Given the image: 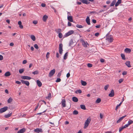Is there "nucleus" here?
Instances as JSON below:
<instances>
[{
	"label": "nucleus",
	"mask_w": 133,
	"mask_h": 133,
	"mask_svg": "<svg viewBox=\"0 0 133 133\" xmlns=\"http://www.w3.org/2000/svg\"><path fill=\"white\" fill-rule=\"evenodd\" d=\"M55 70L54 69L52 70L49 73V76L50 77H51L55 74Z\"/></svg>",
	"instance_id": "5"
},
{
	"label": "nucleus",
	"mask_w": 133,
	"mask_h": 133,
	"mask_svg": "<svg viewBox=\"0 0 133 133\" xmlns=\"http://www.w3.org/2000/svg\"><path fill=\"white\" fill-rule=\"evenodd\" d=\"M123 79H119L118 81L119 83H121L123 81Z\"/></svg>",
	"instance_id": "49"
},
{
	"label": "nucleus",
	"mask_w": 133,
	"mask_h": 133,
	"mask_svg": "<svg viewBox=\"0 0 133 133\" xmlns=\"http://www.w3.org/2000/svg\"><path fill=\"white\" fill-rule=\"evenodd\" d=\"M127 74V72L125 71H124L123 73L122 74L123 75H126Z\"/></svg>",
	"instance_id": "57"
},
{
	"label": "nucleus",
	"mask_w": 133,
	"mask_h": 133,
	"mask_svg": "<svg viewBox=\"0 0 133 133\" xmlns=\"http://www.w3.org/2000/svg\"><path fill=\"white\" fill-rule=\"evenodd\" d=\"M72 100L75 102H77L78 101V99L75 97H74L72 98Z\"/></svg>",
	"instance_id": "20"
},
{
	"label": "nucleus",
	"mask_w": 133,
	"mask_h": 133,
	"mask_svg": "<svg viewBox=\"0 0 133 133\" xmlns=\"http://www.w3.org/2000/svg\"><path fill=\"white\" fill-rule=\"evenodd\" d=\"M121 56L122 57V58L123 60H125V55L123 54H121Z\"/></svg>",
	"instance_id": "32"
},
{
	"label": "nucleus",
	"mask_w": 133,
	"mask_h": 133,
	"mask_svg": "<svg viewBox=\"0 0 133 133\" xmlns=\"http://www.w3.org/2000/svg\"><path fill=\"white\" fill-rule=\"evenodd\" d=\"M71 25V23L70 22H68V26H70Z\"/></svg>",
	"instance_id": "62"
},
{
	"label": "nucleus",
	"mask_w": 133,
	"mask_h": 133,
	"mask_svg": "<svg viewBox=\"0 0 133 133\" xmlns=\"http://www.w3.org/2000/svg\"><path fill=\"white\" fill-rule=\"evenodd\" d=\"M61 29H56L55 30V31L57 33H61Z\"/></svg>",
	"instance_id": "35"
},
{
	"label": "nucleus",
	"mask_w": 133,
	"mask_h": 133,
	"mask_svg": "<svg viewBox=\"0 0 133 133\" xmlns=\"http://www.w3.org/2000/svg\"><path fill=\"white\" fill-rule=\"evenodd\" d=\"M25 129L24 128H23L18 131L17 133H23L25 132Z\"/></svg>",
	"instance_id": "14"
},
{
	"label": "nucleus",
	"mask_w": 133,
	"mask_h": 133,
	"mask_svg": "<svg viewBox=\"0 0 133 133\" xmlns=\"http://www.w3.org/2000/svg\"><path fill=\"white\" fill-rule=\"evenodd\" d=\"M78 112L76 110H74L73 112V114L74 115H76L78 114Z\"/></svg>",
	"instance_id": "38"
},
{
	"label": "nucleus",
	"mask_w": 133,
	"mask_h": 133,
	"mask_svg": "<svg viewBox=\"0 0 133 133\" xmlns=\"http://www.w3.org/2000/svg\"><path fill=\"white\" fill-rule=\"evenodd\" d=\"M21 78L24 79L30 80L31 78V77L27 76H22L21 77Z\"/></svg>",
	"instance_id": "7"
},
{
	"label": "nucleus",
	"mask_w": 133,
	"mask_h": 133,
	"mask_svg": "<svg viewBox=\"0 0 133 133\" xmlns=\"http://www.w3.org/2000/svg\"><path fill=\"white\" fill-rule=\"evenodd\" d=\"M123 128L122 127H120L119 129V131L121 132L123 129Z\"/></svg>",
	"instance_id": "52"
},
{
	"label": "nucleus",
	"mask_w": 133,
	"mask_h": 133,
	"mask_svg": "<svg viewBox=\"0 0 133 133\" xmlns=\"http://www.w3.org/2000/svg\"><path fill=\"white\" fill-rule=\"evenodd\" d=\"M80 1L83 4H88L90 3V2L88 1L87 0H81Z\"/></svg>",
	"instance_id": "17"
},
{
	"label": "nucleus",
	"mask_w": 133,
	"mask_h": 133,
	"mask_svg": "<svg viewBox=\"0 0 133 133\" xmlns=\"http://www.w3.org/2000/svg\"><path fill=\"white\" fill-rule=\"evenodd\" d=\"M104 60L103 59H100V61L102 63L104 62Z\"/></svg>",
	"instance_id": "64"
},
{
	"label": "nucleus",
	"mask_w": 133,
	"mask_h": 133,
	"mask_svg": "<svg viewBox=\"0 0 133 133\" xmlns=\"http://www.w3.org/2000/svg\"><path fill=\"white\" fill-rule=\"evenodd\" d=\"M16 83L19 84H21V82L18 81H16L15 82Z\"/></svg>",
	"instance_id": "56"
},
{
	"label": "nucleus",
	"mask_w": 133,
	"mask_h": 133,
	"mask_svg": "<svg viewBox=\"0 0 133 133\" xmlns=\"http://www.w3.org/2000/svg\"><path fill=\"white\" fill-rule=\"evenodd\" d=\"M11 75V74L10 72L8 71L6 72L4 74L5 76L6 77H8L10 76Z\"/></svg>",
	"instance_id": "23"
},
{
	"label": "nucleus",
	"mask_w": 133,
	"mask_h": 133,
	"mask_svg": "<svg viewBox=\"0 0 133 133\" xmlns=\"http://www.w3.org/2000/svg\"><path fill=\"white\" fill-rule=\"evenodd\" d=\"M109 86L108 85H105L104 87V89L105 90H107L108 87H109Z\"/></svg>",
	"instance_id": "46"
},
{
	"label": "nucleus",
	"mask_w": 133,
	"mask_h": 133,
	"mask_svg": "<svg viewBox=\"0 0 133 133\" xmlns=\"http://www.w3.org/2000/svg\"><path fill=\"white\" fill-rule=\"evenodd\" d=\"M37 83L38 86L40 87L42 85V84L41 82L39 80H37L36 81Z\"/></svg>",
	"instance_id": "15"
},
{
	"label": "nucleus",
	"mask_w": 133,
	"mask_h": 133,
	"mask_svg": "<svg viewBox=\"0 0 133 133\" xmlns=\"http://www.w3.org/2000/svg\"><path fill=\"white\" fill-rule=\"evenodd\" d=\"M65 99H62V106L63 107H66V104H65Z\"/></svg>",
	"instance_id": "10"
},
{
	"label": "nucleus",
	"mask_w": 133,
	"mask_h": 133,
	"mask_svg": "<svg viewBox=\"0 0 133 133\" xmlns=\"http://www.w3.org/2000/svg\"><path fill=\"white\" fill-rule=\"evenodd\" d=\"M125 64L129 68L131 67L130 62L129 61L126 62L125 63Z\"/></svg>",
	"instance_id": "16"
},
{
	"label": "nucleus",
	"mask_w": 133,
	"mask_h": 133,
	"mask_svg": "<svg viewBox=\"0 0 133 133\" xmlns=\"http://www.w3.org/2000/svg\"><path fill=\"white\" fill-rule=\"evenodd\" d=\"M58 36L60 38H62L63 36L62 34L61 33H59L58 34Z\"/></svg>",
	"instance_id": "41"
},
{
	"label": "nucleus",
	"mask_w": 133,
	"mask_h": 133,
	"mask_svg": "<svg viewBox=\"0 0 133 133\" xmlns=\"http://www.w3.org/2000/svg\"><path fill=\"white\" fill-rule=\"evenodd\" d=\"M37 21L35 20L34 21L32 22L33 23L35 24H36L37 23Z\"/></svg>",
	"instance_id": "50"
},
{
	"label": "nucleus",
	"mask_w": 133,
	"mask_h": 133,
	"mask_svg": "<svg viewBox=\"0 0 133 133\" xmlns=\"http://www.w3.org/2000/svg\"><path fill=\"white\" fill-rule=\"evenodd\" d=\"M82 44L84 47L86 48L87 47V44H88L87 43V42H85L83 40H82Z\"/></svg>",
	"instance_id": "12"
},
{
	"label": "nucleus",
	"mask_w": 133,
	"mask_h": 133,
	"mask_svg": "<svg viewBox=\"0 0 133 133\" xmlns=\"http://www.w3.org/2000/svg\"><path fill=\"white\" fill-rule=\"evenodd\" d=\"M90 121L91 119L89 118H88L87 119L85 123L84 127V128H85L88 126Z\"/></svg>",
	"instance_id": "1"
},
{
	"label": "nucleus",
	"mask_w": 133,
	"mask_h": 133,
	"mask_svg": "<svg viewBox=\"0 0 133 133\" xmlns=\"http://www.w3.org/2000/svg\"><path fill=\"white\" fill-rule=\"evenodd\" d=\"M74 32L73 30H70L65 34L64 37H66L73 34Z\"/></svg>",
	"instance_id": "2"
},
{
	"label": "nucleus",
	"mask_w": 133,
	"mask_h": 133,
	"mask_svg": "<svg viewBox=\"0 0 133 133\" xmlns=\"http://www.w3.org/2000/svg\"><path fill=\"white\" fill-rule=\"evenodd\" d=\"M73 43L74 42H73L72 39H71L69 42V46H72Z\"/></svg>",
	"instance_id": "26"
},
{
	"label": "nucleus",
	"mask_w": 133,
	"mask_h": 133,
	"mask_svg": "<svg viewBox=\"0 0 133 133\" xmlns=\"http://www.w3.org/2000/svg\"><path fill=\"white\" fill-rule=\"evenodd\" d=\"M8 109L7 107H5L0 109V113L3 112L7 110Z\"/></svg>",
	"instance_id": "4"
},
{
	"label": "nucleus",
	"mask_w": 133,
	"mask_h": 133,
	"mask_svg": "<svg viewBox=\"0 0 133 133\" xmlns=\"http://www.w3.org/2000/svg\"><path fill=\"white\" fill-rule=\"evenodd\" d=\"M27 62V61L26 60H24L22 62V63L23 64H25Z\"/></svg>",
	"instance_id": "51"
},
{
	"label": "nucleus",
	"mask_w": 133,
	"mask_h": 133,
	"mask_svg": "<svg viewBox=\"0 0 133 133\" xmlns=\"http://www.w3.org/2000/svg\"><path fill=\"white\" fill-rule=\"evenodd\" d=\"M12 100L13 99L10 97L8 99L7 102L8 103H10L12 101Z\"/></svg>",
	"instance_id": "33"
},
{
	"label": "nucleus",
	"mask_w": 133,
	"mask_h": 133,
	"mask_svg": "<svg viewBox=\"0 0 133 133\" xmlns=\"http://www.w3.org/2000/svg\"><path fill=\"white\" fill-rule=\"evenodd\" d=\"M61 81V79L60 78H57L56 82H59Z\"/></svg>",
	"instance_id": "48"
},
{
	"label": "nucleus",
	"mask_w": 133,
	"mask_h": 133,
	"mask_svg": "<svg viewBox=\"0 0 133 133\" xmlns=\"http://www.w3.org/2000/svg\"><path fill=\"white\" fill-rule=\"evenodd\" d=\"M68 52H66L65 53L64 56V59L65 60L67 58V57L68 56Z\"/></svg>",
	"instance_id": "29"
},
{
	"label": "nucleus",
	"mask_w": 133,
	"mask_h": 133,
	"mask_svg": "<svg viewBox=\"0 0 133 133\" xmlns=\"http://www.w3.org/2000/svg\"><path fill=\"white\" fill-rule=\"evenodd\" d=\"M34 47L36 49H38L39 48L37 44H35L34 45Z\"/></svg>",
	"instance_id": "45"
},
{
	"label": "nucleus",
	"mask_w": 133,
	"mask_h": 133,
	"mask_svg": "<svg viewBox=\"0 0 133 133\" xmlns=\"http://www.w3.org/2000/svg\"><path fill=\"white\" fill-rule=\"evenodd\" d=\"M86 22L88 25H90V19L89 17V16H88L86 18Z\"/></svg>",
	"instance_id": "11"
},
{
	"label": "nucleus",
	"mask_w": 133,
	"mask_h": 133,
	"mask_svg": "<svg viewBox=\"0 0 133 133\" xmlns=\"http://www.w3.org/2000/svg\"><path fill=\"white\" fill-rule=\"evenodd\" d=\"M59 52L60 54H62L63 50L62 49L63 44L62 43L60 44L59 45Z\"/></svg>",
	"instance_id": "3"
},
{
	"label": "nucleus",
	"mask_w": 133,
	"mask_h": 133,
	"mask_svg": "<svg viewBox=\"0 0 133 133\" xmlns=\"http://www.w3.org/2000/svg\"><path fill=\"white\" fill-rule=\"evenodd\" d=\"M121 103H120L119 104L117 105L116 107L118 108V107H119L121 105Z\"/></svg>",
	"instance_id": "58"
},
{
	"label": "nucleus",
	"mask_w": 133,
	"mask_h": 133,
	"mask_svg": "<svg viewBox=\"0 0 133 133\" xmlns=\"http://www.w3.org/2000/svg\"><path fill=\"white\" fill-rule=\"evenodd\" d=\"M34 132L36 133H39V132H42L43 131L42 129L41 128H37L34 130Z\"/></svg>",
	"instance_id": "8"
},
{
	"label": "nucleus",
	"mask_w": 133,
	"mask_h": 133,
	"mask_svg": "<svg viewBox=\"0 0 133 133\" xmlns=\"http://www.w3.org/2000/svg\"><path fill=\"white\" fill-rule=\"evenodd\" d=\"M80 107L81 108L84 110L86 109V108L85 105H81Z\"/></svg>",
	"instance_id": "31"
},
{
	"label": "nucleus",
	"mask_w": 133,
	"mask_h": 133,
	"mask_svg": "<svg viewBox=\"0 0 133 133\" xmlns=\"http://www.w3.org/2000/svg\"><path fill=\"white\" fill-rule=\"evenodd\" d=\"M11 114L12 113H11L10 114H8L7 115H5V117L6 118H7L11 116Z\"/></svg>",
	"instance_id": "28"
},
{
	"label": "nucleus",
	"mask_w": 133,
	"mask_h": 133,
	"mask_svg": "<svg viewBox=\"0 0 133 133\" xmlns=\"http://www.w3.org/2000/svg\"><path fill=\"white\" fill-rule=\"evenodd\" d=\"M114 95V92L113 90L112 89L110 93L109 94V96L110 97H113Z\"/></svg>",
	"instance_id": "9"
},
{
	"label": "nucleus",
	"mask_w": 133,
	"mask_h": 133,
	"mask_svg": "<svg viewBox=\"0 0 133 133\" xmlns=\"http://www.w3.org/2000/svg\"><path fill=\"white\" fill-rule=\"evenodd\" d=\"M95 35L96 36L98 37L99 35V33L98 32H97L96 33Z\"/></svg>",
	"instance_id": "54"
},
{
	"label": "nucleus",
	"mask_w": 133,
	"mask_h": 133,
	"mask_svg": "<svg viewBox=\"0 0 133 133\" xmlns=\"http://www.w3.org/2000/svg\"><path fill=\"white\" fill-rule=\"evenodd\" d=\"M3 56L1 55H0V60H2L3 59Z\"/></svg>",
	"instance_id": "53"
},
{
	"label": "nucleus",
	"mask_w": 133,
	"mask_h": 133,
	"mask_svg": "<svg viewBox=\"0 0 133 133\" xmlns=\"http://www.w3.org/2000/svg\"><path fill=\"white\" fill-rule=\"evenodd\" d=\"M70 74L69 73H68L66 75V77L67 78H68L70 76Z\"/></svg>",
	"instance_id": "59"
},
{
	"label": "nucleus",
	"mask_w": 133,
	"mask_h": 133,
	"mask_svg": "<svg viewBox=\"0 0 133 133\" xmlns=\"http://www.w3.org/2000/svg\"><path fill=\"white\" fill-rule=\"evenodd\" d=\"M41 6L43 7H44L45 6H46V4H44V3H42V4H41Z\"/></svg>",
	"instance_id": "60"
},
{
	"label": "nucleus",
	"mask_w": 133,
	"mask_h": 133,
	"mask_svg": "<svg viewBox=\"0 0 133 133\" xmlns=\"http://www.w3.org/2000/svg\"><path fill=\"white\" fill-rule=\"evenodd\" d=\"M77 91L79 93H81L82 92V91L81 90L79 89L77 90Z\"/></svg>",
	"instance_id": "61"
},
{
	"label": "nucleus",
	"mask_w": 133,
	"mask_h": 133,
	"mask_svg": "<svg viewBox=\"0 0 133 133\" xmlns=\"http://www.w3.org/2000/svg\"><path fill=\"white\" fill-rule=\"evenodd\" d=\"M133 123V121L131 119H129L128 121V125H129L130 124H132Z\"/></svg>",
	"instance_id": "34"
},
{
	"label": "nucleus",
	"mask_w": 133,
	"mask_h": 133,
	"mask_svg": "<svg viewBox=\"0 0 133 133\" xmlns=\"http://www.w3.org/2000/svg\"><path fill=\"white\" fill-rule=\"evenodd\" d=\"M101 99L100 98H98L96 101L95 103H99L101 102Z\"/></svg>",
	"instance_id": "25"
},
{
	"label": "nucleus",
	"mask_w": 133,
	"mask_h": 133,
	"mask_svg": "<svg viewBox=\"0 0 133 133\" xmlns=\"http://www.w3.org/2000/svg\"><path fill=\"white\" fill-rule=\"evenodd\" d=\"M111 37V36H107V38H106V39L108 41H109L110 38Z\"/></svg>",
	"instance_id": "47"
},
{
	"label": "nucleus",
	"mask_w": 133,
	"mask_h": 133,
	"mask_svg": "<svg viewBox=\"0 0 133 133\" xmlns=\"http://www.w3.org/2000/svg\"><path fill=\"white\" fill-rule=\"evenodd\" d=\"M50 54V53L49 52H47L46 55V58L47 59L49 58V55Z\"/></svg>",
	"instance_id": "43"
},
{
	"label": "nucleus",
	"mask_w": 133,
	"mask_h": 133,
	"mask_svg": "<svg viewBox=\"0 0 133 133\" xmlns=\"http://www.w3.org/2000/svg\"><path fill=\"white\" fill-rule=\"evenodd\" d=\"M109 39H109V42L110 43H111V42H112L113 41V37H111H111H110V38Z\"/></svg>",
	"instance_id": "40"
},
{
	"label": "nucleus",
	"mask_w": 133,
	"mask_h": 133,
	"mask_svg": "<svg viewBox=\"0 0 133 133\" xmlns=\"http://www.w3.org/2000/svg\"><path fill=\"white\" fill-rule=\"evenodd\" d=\"M126 116V115H125L123 117H121L116 122L117 123H119L124 117H125Z\"/></svg>",
	"instance_id": "13"
},
{
	"label": "nucleus",
	"mask_w": 133,
	"mask_h": 133,
	"mask_svg": "<svg viewBox=\"0 0 133 133\" xmlns=\"http://www.w3.org/2000/svg\"><path fill=\"white\" fill-rule=\"evenodd\" d=\"M92 22H93V23L94 24H95L96 22V20L93 19L92 20Z\"/></svg>",
	"instance_id": "55"
},
{
	"label": "nucleus",
	"mask_w": 133,
	"mask_h": 133,
	"mask_svg": "<svg viewBox=\"0 0 133 133\" xmlns=\"http://www.w3.org/2000/svg\"><path fill=\"white\" fill-rule=\"evenodd\" d=\"M87 66L89 68H91L92 66V64L88 63L87 65Z\"/></svg>",
	"instance_id": "44"
},
{
	"label": "nucleus",
	"mask_w": 133,
	"mask_h": 133,
	"mask_svg": "<svg viewBox=\"0 0 133 133\" xmlns=\"http://www.w3.org/2000/svg\"><path fill=\"white\" fill-rule=\"evenodd\" d=\"M76 26L77 27L79 28H82L83 27V26L82 25H79V24H77Z\"/></svg>",
	"instance_id": "39"
},
{
	"label": "nucleus",
	"mask_w": 133,
	"mask_h": 133,
	"mask_svg": "<svg viewBox=\"0 0 133 133\" xmlns=\"http://www.w3.org/2000/svg\"><path fill=\"white\" fill-rule=\"evenodd\" d=\"M68 21L70 22H72L73 21L72 19V17L71 16H68Z\"/></svg>",
	"instance_id": "19"
},
{
	"label": "nucleus",
	"mask_w": 133,
	"mask_h": 133,
	"mask_svg": "<svg viewBox=\"0 0 133 133\" xmlns=\"http://www.w3.org/2000/svg\"><path fill=\"white\" fill-rule=\"evenodd\" d=\"M116 2V0H113L112 3H111L110 6H114Z\"/></svg>",
	"instance_id": "27"
},
{
	"label": "nucleus",
	"mask_w": 133,
	"mask_h": 133,
	"mask_svg": "<svg viewBox=\"0 0 133 133\" xmlns=\"http://www.w3.org/2000/svg\"><path fill=\"white\" fill-rule=\"evenodd\" d=\"M18 24L19 25H21L22 24V22L21 21H19L18 22Z\"/></svg>",
	"instance_id": "63"
},
{
	"label": "nucleus",
	"mask_w": 133,
	"mask_h": 133,
	"mask_svg": "<svg viewBox=\"0 0 133 133\" xmlns=\"http://www.w3.org/2000/svg\"><path fill=\"white\" fill-rule=\"evenodd\" d=\"M51 95L50 93H49L48 94V96L46 97V98L47 99H49L51 97Z\"/></svg>",
	"instance_id": "42"
},
{
	"label": "nucleus",
	"mask_w": 133,
	"mask_h": 133,
	"mask_svg": "<svg viewBox=\"0 0 133 133\" xmlns=\"http://www.w3.org/2000/svg\"><path fill=\"white\" fill-rule=\"evenodd\" d=\"M48 16H47L45 15L43 16V20L44 22H45L46 19L48 18Z\"/></svg>",
	"instance_id": "22"
},
{
	"label": "nucleus",
	"mask_w": 133,
	"mask_h": 133,
	"mask_svg": "<svg viewBox=\"0 0 133 133\" xmlns=\"http://www.w3.org/2000/svg\"><path fill=\"white\" fill-rule=\"evenodd\" d=\"M30 38L33 41H35L36 40V38L34 35H31L30 36Z\"/></svg>",
	"instance_id": "24"
},
{
	"label": "nucleus",
	"mask_w": 133,
	"mask_h": 133,
	"mask_svg": "<svg viewBox=\"0 0 133 133\" xmlns=\"http://www.w3.org/2000/svg\"><path fill=\"white\" fill-rule=\"evenodd\" d=\"M24 69H21L19 70V71L20 74H22L24 72Z\"/></svg>",
	"instance_id": "37"
},
{
	"label": "nucleus",
	"mask_w": 133,
	"mask_h": 133,
	"mask_svg": "<svg viewBox=\"0 0 133 133\" xmlns=\"http://www.w3.org/2000/svg\"><path fill=\"white\" fill-rule=\"evenodd\" d=\"M124 51L127 53H130L131 51V50L129 48H127L125 49Z\"/></svg>",
	"instance_id": "18"
},
{
	"label": "nucleus",
	"mask_w": 133,
	"mask_h": 133,
	"mask_svg": "<svg viewBox=\"0 0 133 133\" xmlns=\"http://www.w3.org/2000/svg\"><path fill=\"white\" fill-rule=\"evenodd\" d=\"M21 81L23 84H25L28 86L29 85L30 83L29 82L27 81L21 80Z\"/></svg>",
	"instance_id": "6"
},
{
	"label": "nucleus",
	"mask_w": 133,
	"mask_h": 133,
	"mask_svg": "<svg viewBox=\"0 0 133 133\" xmlns=\"http://www.w3.org/2000/svg\"><path fill=\"white\" fill-rule=\"evenodd\" d=\"M32 74L34 75H37L38 74V71L36 70L32 72Z\"/></svg>",
	"instance_id": "36"
},
{
	"label": "nucleus",
	"mask_w": 133,
	"mask_h": 133,
	"mask_svg": "<svg viewBox=\"0 0 133 133\" xmlns=\"http://www.w3.org/2000/svg\"><path fill=\"white\" fill-rule=\"evenodd\" d=\"M121 0H118L117 2L115 4V6L116 7L121 3Z\"/></svg>",
	"instance_id": "21"
},
{
	"label": "nucleus",
	"mask_w": 133,
	"mask_h": 133,
	"mask_svg": "<svg viewBox=\"0 0 133 133\" xmlns=\"http://www.w3.org/2000/svg\"><path fill=\"white\" fill-rule=\"evenodd\" d=\"M81 83L82 85L83 86H85L87 84V83L83 80L81 81Z\"/></svg>",
	"instance_id": "30"
}]
</instances>
